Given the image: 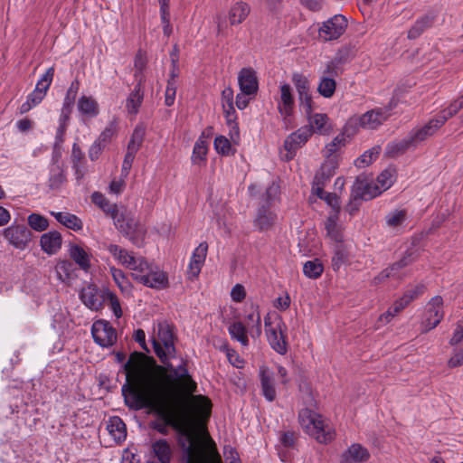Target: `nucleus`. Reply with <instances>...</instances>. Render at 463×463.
Listing matches in <instances>:
<instances>
[{
    "mask_svg": "<svg viewBox=\"0 0 463 463\" xmlns=\"http://www.w3.org/2000/svg\"><path fill=\"white\" fill-rule=\"evenodd\" d=\"M240 90L246 94H256L259 88L256 72L251 68H243L238 75Z\"/></svg>",
    "mask_w": 463,
    "mask_h": 463,
    "instance_id": "22",
    "label": "nucleus"
},
{
    "mask_svg": "<svg viewBox=\"0 0 463 463\" xmlns=\"http://www.w3.org/2000/svg\"><path fill=\"white\" fill-rule=\"evenodd\" d=\"M307 116L309 128L313 133L319 135H328L331 130V124L326 114L324 113H312V109L303 110Z\"/></svg>",
    "mask_w": 463,
    "mask_h": 463,
    "instance_id": "19",
    "label": "nucleus"
},
{
    "mask_svg": "<svg viewBox=\"0 0 463 463\" xmlns=\"http://www.w3.org/2000/svg\"><path fill=\"white\" fill-rule=\"evenodd\" d=\"M277 220V213L269 205L261 204L258 209L254 226L260 232L269 230Z\"/></svg>",
    "mask_w": 463,
    "mask_h": 463,
    "instance_id": "24",
    "label": "nucleus"
},
{
    "mask_svg": "<svg viewBox=\"0 0 463 463\" xmlns=\"http://www.w3.org/2000/svg\"><path fill=\"white\" fill-rule=\"evenodd\" d=\"M79 87L80 83L78 80H74L71 83L70 87L66 91L61 109L72 112Z\"/></svg>",
    "mask_w": 463,
    "mask_h": 463,
    "instance_id": "50",
    "label": "nucleus"
},
{
    "mask_svg": "<svg viewBox=\"0 0 463 463\" xmlns=\"http://www.w3.org/2000/svg\"><path fill=\"white\" fill-rule=\"evenodd\" d=\"M347 27V20L342 14H335L325 21L318 29V36L325 42L338 39Z\"/></svg>",
    "mask_w": 463,
    "mask_h": 463,
    "instance_id": "11",
    "label": "nucleus"
},
{
    "mask_svg": "<svg viewBox=\"0 0 463 463\" xmlns=\"http://www.w3.org/2000/svg\"><path fill=\"white\" fill-rule=\"evenodd\" d=\"M267 340L270 347L279 354L288 352L287 326L280 316L268 313L264 317Z\"/></svg>",
    "mask_w": 463,
    "mask_h": 463,
    "instance_id": "4",
    "label": "nucleus"
},
{
    "mask_svg": "<svg viewBox=\"0 0 463 463\" xmlns=\"http://www.w3.org/2000/svg\"><path fill=\"white\" fill-rule=\"evenodd\" d=\"M143 78L140 77L132 91L126 99V109L128 114L137 115L144 100Z\"/></svg>",
    "mask_w": 463,
    "mask_h": 463,
    "instance_id": "25",
    "label": "nucleus"
},
{
    "mask_svg": "<svg viewBox=\"0 0 463 463\" xmlns=\"http://www.w3.org/2000/svg\"><path fill=\"white\" fill-rule=\"evenodd\" d=\"M112 220L115 227L133 243L137 244L138 240L144 238L146 230L134 218L118 212Z\"/></svg>",
    "mask_w": 463,
    "mask_h": 463,
    "instance_id": "7",
    "label": "nucleus"
},
{
    "mask_svg": "<svg viewBox=\"0 0 463 463\" xmlns=\"http://www.w3.org/2000/svg\"><path fill=\"white\" fill-rule=\"evenodd\" d=\"M311 136V129L306 126L291 133L284 142V148L287 152L283 158L287 161L291 160L295 156L296 151L305 145Z\"/></svg>",
    "mask_w": 463,
    "mask_h": 463,
    "instance_id": "13",
    "label": "nucleus"
},
{
    "mask_svg": "<svg viewBox=\"0 0 463 463\" xmlns=\"http://www.w3.org/2000/svg\"><path fill=\"white\" fill-rule=\"evenodd\" d=\"M292 81L298 94V100L303 110L311 109L312 99L310 94V82L308 79L300 73H294Z\"/></svg>",
    "mask_w": 463,
    "mask_h": 463,
    "instance_id": "15",
    "label": "nucleus"
},
{
    "mask_svg": "<svg viewBox=\"0 0 463 463\" xmlns=\"http://www.w3.org/2000/svg\"><path fill=\"white\" fill-rule=\"evenodd\" d=\"M118 130V123L116 119L111 120L108 126L104 128V130L99 134V137L96 139L99 141V143L106 146L111 138L116 135Z\"/></svg>",
    "mask_w": 463,
    "mask_h": 463,
    "instance_id": "61",
    "label": "nucleus"
},
{
    "mask_svg": "<svg viewBox=\"0 0 463 463\" xmlns=\"http://www.w3.org/2000/svg\"><path fill=\"white\" fill-rule=\"evenodd\" d=\"M80 298L87 307L98 311L105 303V290L99 291L95 286L89 285L81 289Z\"/></svg>",
    "mask_w": 463,
    "mask_h": 463,
    "instance_id": "16",
    "label": "nucleus"
},
{
    "mask_svg": "<svg viewBox=\"0 0 463 463\" xmlns=\"http://www.w3.org/2000/svg\"><path fill=\"white\" fill-rule=\"evenodd\" d=\"M409 137L412 141V145H414L416 147L420 143L423 142L428 137H431V135L429 133V131L425 128L424 126H421L413 128L409 133Z\"/></svg>",
    "mask_w": 463,
    "mask_h": 463,
    "instance_id": "64",
    "label": "nucleus"
},
{
    "mask_svg": "<svg viewBox=\"0 0 463 463\" xmlns=\"http://www.w3.org/2000/svg\"><path fill=\"white\" fill-rule=\"evenodd\" d=\"M152 343L156 354L163 364L175 357V336L167 323H158L156 336L153 337Z\"/></svg>",
    "mask_w": 463,
    "mask_h": 463,
    "instance_id": "5",
    "label": "nucleus"
},
{
    "mask_svg": "<svg viewBox=\"0 0 463 463\" xmlns=\"http://www.w3.org/2000/svg\"><path fill=\"white\" fill-rule=\"evenodd\" d=\"M382 190L375 182L357 180L353 187L352 195L354 199L371 200L382 194Z\"/></svg>",
    "mask_w": 463,
    "mask_h": 463,
    "instance_id": "21",
    "label": "nucleus"
},
{
    "mask_svg": "<svg viewBox=\"0 0 463 463\" xmlns=\"http://www.w3.org/2000/svg\"><path fill=\"white\" fill-rule=\"evenodd\" d=\"M444 317L443 298L440 296L433 297L426 305L421 326L424 331L435 328Z\"/></svg>",
    "mask_w": 463,
    "mask_h": 463,
    "instance_id": "9",
    "label": "nucleus"
},
{
    "mask_svg": "<svg viewBox=\"0 0 463 463\" xmlns=\"http://www.w3.org/2000/svg\"><path fill=\"white\" fill-rule=\"evenodd\" d=\"M212 402L202 395L193 396L190 408L184 416L187 430L178 434H209L206 430V422L211 416Z\"/></svg>",
    "mask_w": 463,
    "mask_h": 463,
    "instance_id": "3",
    "label": "nucleus"
},
{
    "mask_svg": "<svg viewBox=\"0 0 463 463\" xmlns=\"http://www.w3.org/2000/svg\"><path fill=\"white\" fill-rule=\"evenodd\" d=\"M66 181L64 169L62 165L53 160L50 166L49 186L52 189L59 188Z\"/></svg>",
    "mask_w": 463,
    "mask_h": 463,
    "instance_id": "41",
    "label": "nucleus"
},
{
    "mask_svg": "<svg viewBox=\"0 0 463 463\" xmlns=\"http://www.w3.org/2000/svg\"><path fill=\"white\" fill-rule=\"evenodd\" d=\"M107 430L109 434L118 432V434H127L126 424L118 416H112L107 422Z\"/></svg>",
    "mask_w": 463,
    "mask_h": 463,
    "instance_id": "63",
    "label": "nucleus"
},
{
    "mask_svg": "<svg viewBox=\"0 0 463 463\" xmlns=\"http://www.w3.org/2000/svg\"><path fill=\"white\" fill-rule=\"evenodd\" d=\"M296 443V436H279V443L277 444L279 456L282 461H287L288 456L284 449L293 448Z\"/></svg>",
    "mask_w": 463,
    "mask_h": 463,
    "instance_id": "59",
    "label": "nucleus"
},
{
    "mask_svg": "<svg viewBox=\"0 0 463 463\" xmlns=\"http://www.w3.org/2000/svg\"><path fill=\"white\" fill-rule=\"evenodd\" d=\"M348 257L349 251L344 241L336 243L334 249V255L332 257L333 269L335 271L339 270V269L346 263Z\"/></svg>",
    "mask_w": 463,
    "mask_h": 463,
    "instance_id": "42",
    "label": "nucleus"
},
{
    "mask_svg": "<svg viewBox=\"0 0 463 463\" xmlns=\"http://www.w3.org/2000/svg\"><path fill=\"white\" fill-rule=\"evenodd\" d=\"M395 180V169L388 167L384 169L376 178L375 183L378 184L382 192L389 189Z\"/></svg>",
    "mask_w": 463,
    "mask_h": 463,
    "instance_id": "49",
    "label": "nucleus"
},
{
    "mask_svg": "<svg viewBox=\"0 0 463 463\" xmlns=\"http://www.w3.org/2000/svg\"><path fill=\"white\" fill-rule=\"evenodd\" d=\"M415 147L409 135L402 140L391 142L386 146V154L390 156H396L404 153L407 149Z\"/></svg>",
    "mask_w": 463,
    "mask_h": 463,
    "instance_id": "45",
    "label": "nucleus"
},
{
    "mask_svg": "<svg viewBox=\"0 0 463 463\" xmlns=\"http://www.w3.org/2000/svg\"><path fill=\"white\" fill-rule=\"evenodd\" d=\"M381 151L380 146H374L372 149L366 150L362 156H360L355 161V166L359 168L369 165L373 160L377 158Z\"/></svg>",
    "mask_w": 463,
    "mask_h": 463,
    "instance_id": "55",
    "label": "nucleus"
},
{
    "mask_svg": "<svg viewBox=\"0 0 463 463\" xmlns=\"http://www.w3.org/2000/svg\"><path fill=\"white\" fill-rule=\"evenodd\" d=\"M145 133H146L145 127L141 124L137 125L132 135H131L130 140L128 145V148L134 152H137L142 145V142H143V139L145 137Z\"/></svg>",
    "mask_w": 463,
    "mask_h": 463,
    "instance_id": "52",
    "label": "nucleus"
},
{
    "mask_svg": "<svg viewBox=\"0 0 463 463\" xmlns=\"http://www.w3.org/2000/svg\"><path fill=\"white\" fill-rule=\"evenodd\" d=\"M350 59V53L348 49L340 50L335 57L326 64L324 74L330 78L338 76L342 73V65L347 62Z\"/></svg>",
    "mask_w": 463,
    "mask_h": 463,
    "instance_id": "31",
    "label": "nucleus"
},
{
    "mask_svg": "<svg viewBox=\"0 0 463 463\" xmlns=\"http://www.w3.org/2000/svg\"><path fill=\"white\" fill-rule=\"evenodd\" d=\"M407 220L405 210H394L385 216V222L389 228L396 229L404 224Z\"/></svg>",
    "mask_w": 463,
    "mask_h": 463,
    "instance_id": "48",
    "label": "nucleus"
},
{
    "mask_svg": "<svg viewBox=\"0 0 463 463\" xmlns=\"http://www.w3.org/2000/svg\"><path fill=\"white\" fill-rule=\"evenodd\" d=\"M425 291V286L421 283L409 287L402 297L397 299L404 308L414 299L421 296Z\"/></svg>",
    "mask_w": 463,
    "mask_h": 463,
    "instance_id": "46",
    "label": "nucleus"
},
{
    "mask_svg": "<svg viewBox=\"0 0 463 463\" xmlns=\"http://www.w3.org/2000/svg\"><path fill=\"white\" fill-rule=\"evenodd\" d=\"M71 162L74 175L78 181L81 180L86 174L84 153L80 147L74 143L71 148Z\"/></svg>",
    "mask_w": 463,
    "mask_h": 463,
    "instance_id": "35",
    "label": "nucleus"
},
{
    "mask_svg": "<svg viewBox=\"0 0 463 463\" xmlns=\"http://www.w3.org/2000/svg\"><path fill=\"white\" fill-rule=\"evenodd\" d=\"M346 143V135L345 131L337 135L330 143H328L325 149V156H327V159H331L330 156H333L341 146H345Z\"/></svg>",
    "mask_w": 463,
    "mask_h": 463,
    "instance_id": "56",
    "label": "nucleus"
},
{
    "mask_svg": "<svg viewBox=\"0 0 463 463\" xmlns=\"http://www.w3.org/2000/svg\"><path fill=\"white\" fill-rule=\"evenodd\" d=\"M139 284L147 288L160 290L168 286V277L166 273L158 266L151 264L144 277H139Z\"/></svg>",
    "mask_w": 463,
    "mask_h": 463,
    "instance_id": "14",
    "label": "nucleus"
},
{
    "mask_svg": "<svg viewBox=\"0 0 463 463\" xmlns=\"http://www.w3.org/2000/svg\"><path fill=\"white\" fill-rule=\"evenodd\" d=\"M414 252L412 250H408L402 256L401 260L394 262L390 268L383 270L376 278L375 280L379 282L383 280L386 278H397L400 279L402 276V269H403L408 265L411 264L415 260Z\"/></svg>",
    "mask_w": 463,
    "mask_h": 463,
    "instance_id": "18",
    "label": "nucleus"
},
{
    "mask_svg": "<svg viewBox=\"0 0 463 463\" xmlns=\"http://www.w3.org/2000/svg\"><path fill=\"white\" fill-rule=\"evenodd\" d=\"M324 268L318 260H308L304 263L303 273L309 279H317L323 273Z\"/></svg>",
    "mask_w": 463,
    "mask_h": 463,
    "instance_id": "54",
    "label": "nucleus"
},
{
    "mask_svg": "<svg viewBox=\"0 0 463 463\" xmlns=\"http://www.w3.org/2000/svg\"><path fill=\"white\" fill-rule=\"evenodd\" d=\"M91 201L94 204L99 207L107 215H109L111 219L116 216V214L119 212L117 204L111 203L104 194L99 192H94L91 194Z\"/></svg>",
    "mask_w": 463,
    "mask_h": 463,
    "instance_id": "38",
    "label": "nucleus"
},
{
    "mask_svg": "<svg viewBox=\"0 0 463 463\" xmlns=\"http://www.w3.org/2000/svg\"><path fill=\"white\" fill-rule=\"evenodd\" d=\"M77 108L80 113L90 118L97 117L99 113V103L90 96L82 95L80 97Z\"/></svg>",
    "mask_w": 463,
    "mask_h": 463,
    "instance_id": "34",
    "label": "nucleus"
},
{
    "mask_svg": "<svg viewBox=\"0 0 463 463\" xmlns=\"http://www.w3.org/2000/svg\"><path fill=\"white\" fill-rule=\"evenodd\" d=\"M337 166L335 158L327 159L321 166L320 171L316 175L315 178L321 177L324 186L334 175L335 170Z\"/></svg>",
    "mask_w": 463,
    "mask_h": 463,
    "instance_id": "53",
    "label": "nucleus"
},
{
    "mask_svg": "<svg viewBox=\"0 0 463 463\" xmlns=\"http://www.w3.org/2000/svg\"><path fill=\"white\" fill-rule=\"evenodd\" d=\"M105 302H107L117 318L122 317V309L118 298L113 292L105 290Z\"/></svg>",
    "mask_w": 463,
    "mask_h": 463,
    "instance_id": "62",
    "label": "nucleus"
},
{
    "mask_svg": "<svg viewBox=\"0 0 463 463\" xmlns=\"http://www.w3.org/2000/svg\"><path fill=\"white\" fill-rule=\"evenodd\" d=\"M390 116L388 109H376L365 112L358 118L359 125L368 129H375Z\"/></svg>",
    "mask_w": 463,
    "mask_h": 463,
    "instance_id": "20",
    "label": "nucleus"
},
{
    "mask_svg": "<svg viewBox=\"0 0 463 463\" xmlns=\"http://www.w3.org/2000/svg\"><path fill=\"white\" fill-rule=\"evenodd\" d=\"M61 235L57 231L45 232L41 236L40 239L42 250L49 255L57 253L61 248Z\"/></svg>",
    "mask_w": 463,
    "mask_h": 463,
    "instance_id": "26",
    "label": "nucleus"
},
{
    "mask_svg": "<svg viewBox=\"0 0 463 463\" xmlns=\"http://www.w3.org/2000/svg\"><path fill=\"white\" fill-rule=\"evenodd\" d=\"M336 83L333 78L328 76L322 77L317 90L325 98H330L334 95Z\"/></svg>",
    "mask_w": 463,
    "mask_h": 463,
    "instance_id": "57",
    "label": "nucleus"
},
{
    "mask_svg": "<svg viewBox=\"0 0 463 463\" xmlns=\"http://www.w3.org/2000/svg\"><path fill=\"white\" fill-rule=\"evenodd\" d=\"M153 451L155 456L161 463H169L172 457L170 446L165 440H158L153 444Z\"/></svg>",
    "mask_w": 463,
    "mask_h": 463,
    "instance_id": "47",
    "label": "nucleus"
},
{
    "mask_svg": "<svg viewBox=\"0 0 463 463\" xmlns=\"http://www.w3.org/2000/svg\"><path fill=\"white\" fill-rule=\"evenodd\" d=\"M104 249L110 253L117 262L122 266H126L132 251L113 243L104 244Z\"/></svg>",
    "mask_w": 463,
    "mask_h": 463,
    "instance_id": "44",
    "label": "nucleus"
},
{
    "mask_svg": "<svg viewBox=\"0 0 463 463\" xmlns=\"http://www.w3.org/2000/svg\"><path fill=\"white\" fill-rule=\"evenodd\" d=\"M55 271L62 282H70L77 277V269L70 260H60L55 266Z\"/></svg>",
    "mask_w": 463,
    "mask_h": 463,
    "instance_id": "37",
    "label": "nucleus"
},
{
    "mask_svg": "<svg viewBox=\"0 0 463 463\" xmlns=\"http://www.w3.org/2000/svg\"><path fill=\"white\" fill-rule=\"evenodd\" d=\"M261 392L268 402H273L276 399V388L274 373L267 367L261 366L259 372Z\"/></svg>",
    "mask_w": 463,
    "mask_h": 463,
    "instance_id": "23",
    "label": "nucleus"
},
{
    "mask_svg": "<svg viewBox=\"0 0 463 463\" xmlns=\"http://www.w3.org/2000/svg\"><path fill=\"white\" fill-rule=\"evenodd\" d=\"M54 76V67H50L38 80L34 90L27 96L26 100L20 106L21 114L29 112L39 105L47 94Z\"/></svg>",
    "mask_w": 463,
    "mask_h": 463,
    "instance_id": "6",
    "label": "nucleus"
},
{
    "mask_svg": "<svg viewBox=\"0 0 463 463\" xmlns=\"http://www.w3.org/2000/svg\"><path fill=\"white\" fill-rule=\"evenodd\" d=\"M213 146L216 152L222 156H230L234 153L230 140L224 136L216 137L214 138Z\"/></svg>",
    "mask_w": 463,
    "mask_h": 463,
    "instance_id": "58",
    "label": "nucleus"
},
{
    "mask_svg": "<svg viewBox=\"0 0 463 463\" xmlns=\"http://www.w3.org/2000/svg\"><path fill=\"white\" fill-rule=\"evenodd\" d=\"M183 463H222L212 436H178Z\"/></svg>",
    "mask_w": 463,
    "mask_h": 463,
    "instance_id": "2",
    "label": "nucleus"
},
{
    "mask_svg": "<svg viewBox=\"0 0 463 463\" xmlns=\"http://www.w3.org/2000/svg\"><path fill=\"white\" fill-rule=\"evenodd\" d=\"M128 383L123 385L122 393L127 405L134 410L155 407L163 398L160 383L146 370L145 357L134 353L125 364Z\"/></svg>",
    "mask_w": 463,
    "mask_h": 463,
    "instance_id": "1",
    "label": "nucleus"
},
{
    "mask_svg": "<svg viewBox=\"0 0 463 463\" xmlns=\"http://www.w3.org/2000/svg\"><path fill=\"white\" fill-rule=\"evenodd\" d=\"M250 12V7L247 3L241 1L234 3L230 7L227 14L230 25L235 26L242 24L249 16Z\"/></svg>",
    "mask_w": 463,
    "mask_h": 463,
    "instance_id": "28",
    "label": "nucleus"
},
{
    "mask_svg": "<svg viewBox=\"0 0 463 463\" xmlns=\"http://www.w3.org/2000/svg\"><path fill=\"white\" fill-rule=\"evenodd\" d=\"M51 215L55 218V220L65 226L67 229L72 230L74 232H79L83 229L82 221L75 214L68 213V212H53L52 211Z\"/></svg>",
    "mask_w": 463,
    "mask_h": 463,
    "instance_id": "32",
    "label": "nucleus"
},
{
    "mask_svg": "<svg viewBox=\"0 0 463 463\" xmlns=\"http://www.w3.org/2000/svg\"><path fill=\"white\" fill-rule=\"evenodd\" d=\"M228 332L232 340L238 341L241 346H249L247 328L241 322H233L228 326Z\"/></svg>",
    "mask_w": 463,
    "mask_h": 463,
    "instance_id": "39",
    "label": "nucleus"
},
{
    "mask_svg": "<svg viewBox=\"0 0 463 463\" xmlns=\"http://www.w3.org/2000/svg\"><path fill=\"white\" fill-rule=\"evenodd\" d=\"M339 215L336 213H329L325 222L327 236L335 243L344 241L342 228L337 223Z\"/></svg>",
    "mask_w": 463,
    "mask_h": 463,
    "instance_id": "36",
    "label": "nucleus"
},
{
    "mask_svg": "<svg viewBox=\"0 0 463 463\" xmlns=\"http://www.w3.org/2000/svg\"><path fill=\"white\" fill-rule=\"evenodd\" d=\"M298 421L307 434H330L326 420L310 409H303L298 413Z\"/></svg>",
    "mask_w": 463,
    "mask_h": 463,
    "instance_id": "8",
    "label": "nucleus"
},
{
    "mask_svg": "<svg viewBox=\"0 0 463 463\" xmlns=\"http://www.w3.org/2000/svg\"><path fill=\"white\" fill-rule=\"evenodd\" d=\"M111 276L123 294L129 295L132 292V285L126 274L120 269L110 267Z\"/></svg>",
    "mask_w": 463,
    "mask_h": 463,
    "instance_id": "43",
    "label": "nucleus"
},
{
    "mask_svg": "<svg viewBox=\"0 0 463 463\" xmlns=\"http://www.w3.org/2000/svg\"><path fill=\"white\" fill-rule=\"evenodd\" d=\"M294 105L292 89L289 84L284 83L280 86V101L279 102V110L283 117L291 115Z\"/></svg>",
    "mask_w": 463,
    "mask_h": 463,
    "instance_id": "33",
    "label": "nucleus"
},
{
    "mask_svg": "<svg viewBox=\"0 0 463 463\" xmlns=\"http://www.w3.org/2000/svg\"><path fill=\"white\" fill-rule=\"evenodd\" d=\"M208 153V142L203 133L195 141L191 156V161L194 165L203 167L206 165Z\"/></svg>",
    "mask_w": 463,
    "mask_h": 463,
    "instance_id": "29",
    "label": "nucleus"
},
{
    "mask_svg": "<svg viewBox=\"0 0 463 463\" xmlns=\"http://www.w3.org/2000/svg\"><path fill=\"white\" fill-rule=\"evenodd\" d=\"M5 238L14 247L24 249L31 240L30 231L24 225H12L4 232Z\"/></svg>",
    "mask_w": 463,
    "mask_h": 463,
    "instance_id": "17",
    "label": "nucleus"
},
{
    "mask_svg": "<svg viewBox=\"0 0 463 463\" xmlns=\"http://www.w3.org/2000/svg\"><path fill=\"white\" fill-rule=\"evenodd\" d=\"M208 250V244L203 241L201 242L193 251L188 272L193 277H197L201 271V269L205 261L206 255Z\"/></svg>",
    "mask_w": 463,
    "mask_h": 463,
    "instance_id": "27",
    "label": "nucleus"
},
{
    "mask_svg": "<svg viewBox=\"0 0 463 463\" xmlns=\"http://www.w3.org/2000/svg\"><path fill=\"white\" fill-rule=\"evenodd\" d=\"M165 369L169 372L167 379L175 384L179 385L184 391L188 392H194L196 390V383L190 376L188 370L185 366V363H182L175 367L170 360H166V364H164Z\"/></svg>",
    "mask_w": 463,
    "mask_h": 463,
    "instance_id": "10",
    "label": "nucleus"
},
{
    "mask_svg": "<svg viewBox=\"0 0 463 463\" xmlns=\"http://www.w3.org/2000/svg\"><path fill=\"white\" fill-rule=\"evenodd\" d=\"M370 453L362 445H351L342 455V463H361L368 460Z\"/></svg>",
    "mask_w": 463,
    "mask_h": 463,
    "instance_id": "30",
    "label": "nucleus"
},
{
    "mask_svg": "<svg viewBox=\"0 0 463 463\" xmlns=\"http://www.w3.org/2000/svg\"><path fill=\"white\" fill-rule=\"evenodd\" d=\"M71 258L80 266V268L87 271L90 267V258L87 251L79 245H72L70 248Z\"/></svg>",
    "mask_w": 463,
    "mask_h": 463,
    "instance_id": "40",
    "label": "nucleus"
},
{
    "mask_svg": "<svg viewBox=\"0 0 463 463\" xmlns=\"http://www.w3.org/2000/svg\"><path fill=\"white\" fill-rule=\"evenodd\" d=\"M28 224L36 232H43L48 228L49 222L44 216L39 213H31L28 216Z\"/></svg>",
    "mask_w": 463,
    "mask_h": 463,
    "instance_id": "60",
    "label": "nucleus"
},
{
    "mask_svg": "<svg viewBox=\"0 0 463 463\" xmlns=\"http://www.w3.org/2000/svg\"><path fill=\"white\" fill-rule=\"evenodd\" d=\"M433 19L430 16H424L418 19L412 27L408 32V37L410 39H416L419 37L425 29L430 27L432 24Z\"/></svg>",
    "mask_w": 463,
    "mask_h": 463,
    "instance_id": "51",
    "label": "nucleus"
},
{
    "mask_svg": "<svg viewBox=\"0 0 463 463\" xmlns=\"http://www.w3.org/2000/svg\"><path fill=\"white\" fill-rule=\"evenodd\" d=\"M94 342L101 347H110L117 342L115 328L106 320L95 321L91 326Z\"/></svg>",
    "mask_w": 463,
    "mask_h": 463,
    "instance_id": "12",
    "label": "nucleus"
}]
</instances>
